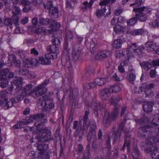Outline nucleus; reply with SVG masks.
I'll return each instance as SVG.
<instances>
[{"label": "nucleus", "instance_id": "f257e3e1", "mask_svg": "<svg viewBox=\"0 0 159 159\" xmlns=\"http://www.w3.org/2000/svg\"><path fill=\"white\" fill-rule=\"evenodd\" d=\"M138 132V135L142 137H145V143L149 146L145 149V151L150 153L152 159H159V152L157 151V148L153 144L156 142V139L153 135L151 129L147 126H141ZM158 135L156 137V141L159 142V128L158 130Z\"/></svg>", "mask_w": 159, "mask_h": 159}, {"label": "nucleus", "instance_id": "f03ea898", "mask_svg": "<svg viewBox=\"0 0 159 159\" xmlns=\"http://www.w3.org/2000/svg\"><path fill=\"white\" fill-rule=\"evenodd\" d=\"M38 131L39 133L36 131L34 132L33 133L34 134H37L35 137L38 140L37 148L39 151V156L41 157L43 156L45 151L48 147V145L45 144L43 143L52 140V139L51 137V133L47 128L44 127L41 130H39Z\"/></svg>", "mask_w": 159, "mask_h": 159}, {"label": "nucleus", "instance_id": "7ed1b4c3", "mask_svg": "<svg viewBox=\"0 0 159 159\" xmlns=\"http://www.w3.org/2000/svg\"><path fill=\"white\" fill-rule=\"evenodd\" d=\"M120 99L119 98H115L111 97L110 99V102L111 105H114L115 108L111 113H109L108 115V118L104 117L103 120V123L107 126L111 120H114L116 119L119 116V111H118L119 106L117 103L119 101Z\"/></svg>", "mask_w": 159, "mask_h": 159}, {"label": "nucleus", "instance_id": "20e7f679", "mask_svg": "<svg viewBox=\"0 0 159 159\" xmlns=\"http://www.w3.org/2000/svg\"><path fill=\"white\" fill-rule=\"evenodd\" d=\"M44 116V114L42 113L32 115L28 119H24L23 120H21L18 123L19 127L23 128L24 125H28L33 121L34 120H35L34 125L37 129H39L38 126L43 124L41 122H40V123L38 121L39 120L41 121H43V122L44 121L45 122H47V120L46 119L43 118Z\"/></svg>", "mask_w": 159, "mask_h": 159}, {"label": "nucleus", "instance_id": "39448f33", "mask_svg": "<svg viewBox=\"0 0 159 159\" xmlns=\"http://www.w3.org/2000/svg\"><path fill=\"white\" fill-rule=\"evenodd\" d=\"M56 47L54 46H49L47 49L49 52V53L46 54L44 57H39V61L40 63L45 65L51 64V59H56L57 57V54L56 51Z\"/></svg>", "mask_w": 159, "mask_h": 159}, {"label": "nucleus", "instance_id": "423d86ee", "mask_svg": "<svg viewBox=\"0 0 159 159\" xmlns=\"http://www.w3.org/2000/svg\"><path fill=\"white\" fill-rule=\"evenodd\" d=\"M152 9L148 7H143L134 8L133 11L138 13L136 14L137 19L141 21L144 22L148 19V14H150Z\"/></svg>", "mask_w": 159, "mask_h": 159}, {"label": "nucleus", "instance_id": "0eeeda50", "mask_svg": "<svg viewBox=\"0 0 159 159\" xmlns=\"http://www.w3.org/2000/svg\"><path fill=\"white\" fill-rule=\"evenodd\" d=\"M48 80H45L40 85L36 87L33 90L30 91L29 95L36 98L46 93L47 91V89L45 86L48 84Z\"/></svg>", "mask_w": 159, "mask_h": 159}, {"label": "nucleus", "instance_id": "6e6552de", "mask_svg": "<svg viewBox=\"0 0 159 159\" xmlns=\"http://www.w3.org/2000/svg\"><path fill=\"white\" fill-rule=\"evenodd\" d=\"M144 49L143 47H139L137 48L136 43H133L127 48V59L125 61H128L129 58L134 57L136 55H140L142 53V50Z\"/></svg>", "mask_w": 159, "mask_h": 159}, {"label": "nucleus", "instance_id": "1a4fd4ad", "mask_svg": "<svg viewBox=\"0 0 159 159\" xmlns=\"http://www.w3.org/2000/svg\"><path fill=\"white\" fill-rule=\"evenodd\" d=\"M23 79L21 77H16L12 82V85L8 88L9 92L15 95L22 89Z\"/></svg>", "mask_w": 159, "mask_h": 159}, {"label": "nucleus", "instance_id": "9d476101", "mask_svg": "<svg viewBox=\"0 0 159 159\" xmlns=\"http://www.w3.org/2000/svg\"><path fill=\"white\" fill-rule=\"evenodd\" d=\"M147 120L148 122L152 123L155 126H157L158 125V123H159V115L156 114L155 118L152 121L151 120H148L147 119H146L144 120L141 119L140 120H136V122L140 125H142L144 124L145 122H146Z\"/></svg>", "mask_w": 159, "mask_h": 159}, {"label": "nucleus", "instance_id": "9b49d317", "mask_svg": "<svg viewBox=\"0 0 159 159\" xmlns=\"http://www.w3.org/2000/svg\"><path fill=\"white\" fill-rule=\"evenodd\" d=\"M111 91L109 88L103 89L100 92V97L102 100H107L111 95Z\"/></svg>", "mask_w": 159, "mask_h": 159}, {"label": "nucleus", "instance_id": "f8f14e48", "mask_svg": "<svg viewBox=\"0 0 159 159\" xmlns=\"http://www.w3.org/2000/svg\"><path fill=\"white\" fill-rule=\"evenodd\" d=\"M38 61L34 58H26L23 61V64L26 67H30L36 65Z\"/></svg>", "mask_w": 159, "mask_h": 159}, {"label": "nucleus", "instance_id": "ddd939ff", "mask_svg": "<svg viewBox=\"0 0 159 159\" xmlns=\"http://www.w3.org/2000/svg\"><path fill=\"white\" fill-rule=\"evenodd\" d=\"M34 0H22L21 3L24 7L23 11L25 12L29 11L31 9V3L33 2Z\"/></svg>", "mask_w": 159, "mask_h": 159}, {"label": "nucleus", "instance_id": "4468645a", "mask_svg": "<svg viewBox=\"0 0 159 159\" xmlns=\"http://www.w3.org/2000/svg\"><path fill=\"white\" fill-rule=\"evenodd\" d=\"M92 107L94 110L96 111V114H98V111L99 109V111H104L105 106L104 105L102 104L100 105V102L99 101L97 102H93L92 103Z\"/></svg>", "mask_w": 159, "mask_h": 159}, {"label": "nucleus", "instance_id": "2eb2a0df", "mask_svg": "<svg viewBox=\"0 0 159 159\" xmlns=\"http://www.w3.org/2000/svg\"><path fill=\"white\" fill-rule=\"evenodd\" d=\"M122 128L120 126L119 128L116 132L113 131L111 137L113 139V142L115 143L119 141L120 140V137L121 136V132Z\"/></svg>", "mask_w": 159, "mask_h": 159}, {"label": "nucleus", "instance_id": "dca6fc26", "mask_svg": "<svg viewBox=\"0 0 159 159\" xmlns=\"http://www.w3.org/2000/svg\"><path fill=\"white\" fill-rule=\"evenodd\" d=\"M42 98L43 101L45 102V107L46 108H49L51 109L54 107V104L49 101L50 98L48 96L46 95L43 96Z\"/></svg>", "mask_w": 159, "mask_h": 159}, {"label": "nucleus", "instance_id": "f3484780", "mask_svg": "<svg viewBox=\"0 0 159 159\" xmlns=\"http://www.w3.org/2000/svg\"><path fill=\"white\" fill-rule=\"evenodd\" d=\"M145 46L151 51L157 50L159 48V45L157 43L149 42L146 43Z\"/></svg>", "mask_w": 159, "mask_h": 159}, {"label": "nucleus", "instance_id": "a211bd4d", "mask_svg": "<svg viewBox=\"0 0 159 159\" xmlns=\"http://www.w3.org/2000/svg\"><path fill=\"white\" fill-rule=\"evenodd\" d=\"M153 102L152 101L145 102L143 105L144 111L147 113H149L152 111Z\"/></svg>", "mask_w": 159, "mask_h": 159}, {"label": "nucleus", "instance_id": "6ab92c4d", "mask_svg": "<svg viewBox=\"0 0 159 159\" xmlns=\"http://www.w3.org/2000/svg\"><path fill=\"white\" fill-rule=\"evenodd\" d=\"M60 24L59 23L53 20H51L50 22V28H51L50 31L52 32L55 31L60 27Z\"/></svg>", "mask_w": 159, "mask_h": 159}, {"label": "nucleus", "instance_id": "aec40b11", "mask_svg": "<svg viewBox=\"0 0 159 159\" xmlns=\"http://www.w3.org/2000/svg\"><path fill=\"white\" fill-rule=\"evenodd\" d=\"M38 121H39V122L40 123V122H42V123H43L42 125H39L38 126L39 129H37L36 127L35 126H33L32 127H27L26 128L24 129V131L25 132H28L29 131H34H34L38 132V133H39V132L38 131L39 130H41L42 129H43V128H40L39 126L42 125L44 124L46 122H44H44H43V121H41L39 120Z\"/></svg>", "mask_w": 159, "mask_h": 159}, {"label": "nucleus", "instance_id": "412c9836", "mask_svg": "<svg viewBox=\"0 0 159 159\" xmlns=\"http://www.w3.org/2000/svg\"><path fill=\"white\" fill-rule=\"evenodd\" d=\"M1 75L5 76V78H11L14 76V73L11 72H9L8 69H3L1 70Z\"/></svg>", "mask_w": 159, "mask_h": 159}, {"label": "nucleus", "instance_id": "4be33fe9", "mask_svg": "<svg viewBox=\"0 0 159 159\" xmlns=\"http://www.w3.org/2000/svg\"><path fill=\"white\" fill-rule=\"evenodd\" d=\"M8 60L9 62L11 64H14V65L17 67H19L20 65V62L19 60H17L16 59V56L13 55H11L8 57Z\"/></svg>", "mask_w": 159, "mask_h": 159}, {"label": "nucleus", "instance_id": "5701e85b", "mask_svg": "<svg viewBox=\"0 0 159 159\" xmlns=\"http://www.w3.org/2000/svg\"><path fill=\"white\" fill-rule=\"evenodd\" d=\"M110 52L104 50L98 52L96 56L97 59H102L105 58L110 55Z\"/></svg>", "mask_w": 159, "mask_h": 159}, {"label": "nucleus", "instance_id": "b1692460", "mask_svg": "<svg viewBox=\"0 0 159 159\" xmlns=\"http://www.w3.org/2000/svg\"><path fill=\"white\" fill-rule=\"evenodd\" d=\"M123 43L122 40L120 39H116L112 43V47L116 49L121 48Z\"/></svg>", "mask_w": 159, "mask_h": 159}, {"label": "nucleus", "instance_id": "393cba45", "mask_svg": "<svg viewBox=\"0 0 159 159\" xmlns=\"http://www.w3.org/2000/svg\"><path fill=\"white\" fill-rule=\"evenodd\" d=\"M107 82L106 78H104L98 77L96 78L95 80V83L98 86H102Z\"/></svg>", "mask_w": 159, "mask_h": 159}, {"label": "nucleus", "instance_id": "a878e982", "mask_svg": "<svg viewBox=\"0 0 159 159\" xmlns=\"http://www.w3.org/2000/svg\"><path fill=\"white\" fill-rule=\"evenodd\" d=\"M36 31L38 34H43L44 35L47 34H51L52 33V32L50 30H47L44 27H40L37 28Z\"/></svg>", "mask_w": 159, "mask_h": 159}, {"label": "nucleus", "instance_id": "bb28decb", "mask_svg": "<svg viewBox=\"0 0 159 159\" xmlns=\"http://www.w3.org/2000/svg\"><path fill=\"white\" fill-rule=\"evenodd\" d=\"M139 154V152L138 149L137 145H134L132 152V155L134 159H138Z\"/></svg>", "mask_w": 159, "mask_h": 159}, {"label": "nucleus", "instance_id": "cd10ccee", "mask_svg": "<svg viewBox=\"0 0 159 159\" xmlns=\"http://www.w3.org/2000/svg\"><path fill=\"white\" fill-rule=\"evenodd\" d=\"M80 53L81 51L79 50L73 49L72 50L71 55L74 61H76L79 59Z\"/></svg>", "mask_w": 159, "mask_h": 159}, {"label": "nucleus", "instance_id": "c85d7f7f", "mask_svg": "<svg viewBox=\"0 0 159 159\" xmlns=\"http://www.w3.org/2000/svg\"><path fill=\"white\" fill-rule=\"evenodd\" d=\"M94 2V0H91L89 3L87 1L84 2L83 5L85 6V7H82V9L84 11H86L87 10V8H91L93 6Z\"/></svg>", "mask_w": 159, "mask_h": 159}, {"label": "nucleus", "instance_id": "c756f323", "mask_svg": "<svg viewBox=\"0 0 159 159\" xmlns=\"http://www.w3.org/2000/svg\"><path fill=\"white\" fill-rule=\"evenodd\" d=\"M148 89V85L146 83L143 84L140 87V91L137 90V88L136 87L134 88V89L136 93H139V92H141L143 91H144V90H146Z\"/></svg>", "mask_w": 159, "mask_h": 159}, {"label": "nucleus", "instance_id": "7c9ffc66", "mask_svg": "<svg viewBox=\"0 0 159 159\" xmlns=\"http://www.w3.org/2000/svg\"><path fill=\"white\" fill-rule=\"evenodd\" d=\"M92 138H93V139L96 138V131L94 129L90 131L88 136L87 140L89 143L91 142Z\"/></svg>", "mask_w": 159, "mask_h": 159}, {"label": "nucleus", "instance_id": "2f4dec72", "mask_svg": "<svg viewBox=\"0 0 159 159\" xmlns=\"http://www.w3.org/2000/svg\"><path fill=\"white\" fill-rule=\"evenodd\" d=\"M52 43L53 44L52 46H54L56 47V51L57 53L58 52V50L59 45L60 44V41L59 39L56 38L52 39Z\"/></svg>", "mask_w": 159, "mask_h": 159}, {"label": "nucleus", "instance_id": "473e14b6", "mask_svg": "<svg viewBox=\"0 0 159 159\" xmlns=\"http://www.w3.org/2000/svg\"><path fill=\"white\" fill-rule=\"evenodd\" d=\"M125 28L122 26L117 25L114 26V30L116 33H120L124 31Z\"/></svg>", "mask_w": 159, "mask_h": 159}, {"label": "nucleus", "instance_id": "72a5a7b5", "mask_svg": "<svg viewBox=\"0 0 159 159\" xmlns=\"http://www.w3.org/2000/svg\"><path fill=\"white\" fill-rule=\"evenodd\" d=\"M27 95V93L23 91L21 93L18 94L15 98L16 99V101L18 102L19 101L22 100Z\"/></svg>", "mask_w": 159, "mask_h": 159}, {"label": "nucleus", "instance_id": "f704fd0d", "mask_svg": "<svg viewBox=\"0 0 159 159\" xmlns=\"http://www.w3.org/2000/svg\"><path fill=\"white\" fill-rule=\"evenodd\" d=\"M143 30L142 29L132 30L129 31V33L133 35H139L143 33Z\"/></svg>", "mask_w": 159, "mask_h": 159}, {"label": "nucleus", "instance_id": "c9c22d12", "mask_svg": "<svg viewBox=\"0 0 159 159\" xmlns=\"http://www.w3.org/2000/svg\"><path fill=\"white\" fill-rule=\"evenodd\" d=\"M110 90H111V93H116L120 91L121 88L118 85H116L113 86H111L109 87Z\"/></svg>", "mask_w": 159, "mask_h": 159}, {"label": "nucleus", "instance_id": "e433bc0d", "mask_svg": "<svg viewBox=\"0 0 159 159\" xmlns=\"http://www.w3.org/2000/svg\"><path fill=\"white\" fill-rule=\"evenodd\" d=\"M141 66L146 70H149L152 66V64L149 62H143L141 64Z\"/></svg>", "mask_w": 159, "mask_h": 159}, {"label": "nucleus", "instance_id": "4c0bfd02", "mask_svg": "<svg viewBox=\"0 0 159 159\" xmlns=\"http://www.w3.org/2000/svg\"><path fill=\"white\" fill-rule=\"evenodd\" d=\"M29 72V70L26 68L20 69L19 70V74L20 75H24L27 77Z\"/></svg>", "mask_w": 159, "mask_h": 159}, {"label": "nucleus", "instance_id": "58836bf2", "mask_svg": "<svg viewBox=\"0 0 159 159\" xmlns=\"http://www.w3.org/2000/svg\"><path fill=\"white\" fill-rule=\"evenodd\" d=\"M51 20H49L48 18L45 19L41 17L39 19V23L42 25H47L48 24H50V22Z\"/></svg>", "mask_w": 159, "mask_h": 159}, {"label": "nucleus", "instance_id": "ea45409f", "mask_svg": "<svg viewBox=\"0 0 159 159\" xmlns=\"http://www.w3.org/2000/svg\"><path fill=\"white\" fill-rule=\"evenodd\" d=\"M106 11L105 7H104L102 10L97 9L96 11V14L97 17H100L105 14Z\"/></svg>", "mask_w": 159, "mask_h": 159}, {"label": "nucleus", "instance_id": "a19ab883", "mask_svg": "<svg viewBox=\"0 0 159 159\" xmlns=\"http://www.w3.org/2000/svg\"><path fill=\"white\" fill-rule=\"evenodd\" d=\"M136 17H134L129 19L127 21V24L128 25L133 26L135 25L137 21Z\"/></svg>", "mask_w": 159, "mask_h": 159}, {"label": "nucleus", "instance_id": "79ce46f5", "mask_svg": "<svg viewBox=\"0 0 159 159\" xmlns=\"http://www.w3.org/2000/svg\"><path fill=\"white\" fill-rule=\"evenodd\" d=\"M96 85L94 83H87L84 86V89L85 90L88 89H93Z\"/></svg>", "mask_w": 159, "mask_h": 159}, {"label": "nucleus", "instance_id": "37998d69", "mask_svg": "<svg viewBox=\"0 0 159 159\" xmlns=\"http://www.w3.org/2000/svg\"><path fill=\"white\" fill-rule=\"evenodd\" d=\"M16 99L15 98H11L9 101L7 100V108L11 107L15 103L18 102L16 101Z\"/></svg>", "mask_w": 159, "mask_h": 159}, {"label": "nucleus", "instance_id": "c03bdc74", "mask_svg": "<svg viewBox=\"0 0 159 159\" xmlns=\"http://www.w3.org/2000/svg\"><path fill=\"white\" fill-rule=\"evenodd\" d=\"M96 41L92 40L90 43V50L91 53H93L95 50L96 46L97 45Z\"/></svg>", "mask_w": 159, "mask_h": 159}, {"label": "nucleus", "instance_id": "a18cd8bd", "mask_svg": "<svg viewBox=\"0 0 159 159\" xmlns=\"http://www.w3.org/2000/svg\"><path fill=\"white\" fill-rule=\"evenodd\" d=\"M144 93L146 94V97L149 98L153 96V92L149 89H147L146 90L144 91Z\"/></svg>", "mask_w": 159, "mask_h": 159}, {"label": "nucleus", "instance_id": "49530a36", "mask_svg": "<svg viewBox=\"0 0 159 159\" xmlns=\"http://www.w3.org/2000/svg\"><path fill=\"white\" fill-rule=\"evenodd\" d=\"M156 20L153 21L152 24L154 27L159 26V14L157 13L156 14Z\"/></svg>", "mask_w": 159, "mask_h": 159}, {"label": "nucleus", "instance_id": "de8ad7c7", "mask_svg": "<svg viewBox=\"0 0 159 159\" xmlns=\"http://www.w3.org/2000/svg\"><path fill=\"white\" fill-rule=\"evenodd\" d=\"M44 6L46 9H47L49 10L50 9H52V7L53 6L52 2L51 1H48L46 3H44Z\"/></svg>", "mask_w": 159, "mask_h": 159}, {"label": "nucleus", "instance_id": "09e8293b", "mask_svg": "<svg viewBox=\"0 0 159 159\" xmlns=\"http://www.w3.org/2000/svg\"><path fill=\"white\" fill-rule=\"evenodd\" d=\"M32 87L33 85L31 84L27 85L25 87L23 91L26 93L27 95H29L30 93L29 92L31 90Z\"/></svg>", "mask_w": 159, "mask_h": 159}, {"label": "nucleus", "instance_id": "8fccbe9b", "mask_svg": "<svg viewBox=\"0 0 159 159\" xmlns=\"http://www.w3.org/2000/svg\"><path fill=\"white\" fill-rule=\"evenodd\" d=\"M89 112V110L86 111L85 112V114L83 117L84 121L86 125L88 124V117Z\"/></svg>", "mask_w": 159, "mask_h": 159}, {"label": "nucleus", "instance_id": "3c124183", "mask_svg": "<svg viewBox=\"0 0 159 159\" xmlns=\"http://www.w3.org/2000/svg\"><path fill=\"white\" fill-rule=\"evenodd\" d=\"M21 12V10L18 7H15L12 9V13L15 16L18 15Z\"/></svg>", "mask_w": 159, "mask_h": 159}, {"label": "nucleus", "instance_id": "603ef678", "mask_svg": "<svg viewBox=\"0 0 159 159\" xmlns=\"http://www.w3.org/2000/svg\"><path fill=\"white\" fill-rule=\"evenodd\" d=\"M13 20L12 19L7 18L5 19L4 23L7 25H11L12 24Z\"/></svg>", "mask_w": 159, "mask_h": 159}, {"label": "nucleus", "instance_id": "864d4df0", "mask_svg": "<svg viewBox=\"0 0 159 159\" xmlns=\"http://www.w3.org/2000/svg\"><path fill=\"white\" fill-rule=\"evenodd\" d=\"M66 37L67 39H72L73 37V36L72 34L71 31L70 30H66Z\"/></svg>", "mask_w": 159, "mask_h": 159}, {"label": "nucleus", "instance_id": "5fc2aeb1", "mask_svg": "<svg viewBox=\"0 0 159 159\" xmlns=\"http://www.w3.org/2000/svg\"><path fill=\"white\" fill-rule=\"evenodd\" d=\"M120 22V20L117 16H115L111 20V24L114 25Z\"/></svg>", "mask_w": 159, "mask_h": 159}, {"label": "nucleus", "instance_id": "6e6d98bb", "mask_svg": "<svg viewBox=\"0 0 159 159\" xmlns=\"http://www.w3.org/2000/svg\"><path fill=\"white\" fill-rule=\"evenodd\" d=\"M123 10V9L122 7H118L115 11V13L116 15V16L119 15L122 12Z\"/></svg>", "mask_w": 159, "mask_h": 159}, {"label": "nucleus", "instance_id": "4d7b16f0", "mask_svg": "<svg viewBox=\"0 0 159 159\" xmlns=\"http://www.w3.org/2000/svg\"><path fill=\"white\" fill-rule=\"evenodd\" d=\"M126 56L122 52H119L117 53L116 57L117 58H121V59L123 60L126 58Z\"/></svg>", "mask_w": 159, "mask_h": 159}, {"label": "nucleus", "instance_id": "13d9d810", "mask_svg": "<svg viewBox=\"0 0 159 159\" xmlns=\"http://www.w3.org/2000/svg\"><path fill=\"white\" fill-rule=\"evenodd\" d=\"M142 0H136L135 2L130 4V6H140L142 4Z\"/></svg>", "mask_w": 159, "mask_h": 159}, {"label": "nucleus", "instance_id": "bf43d9fd", "mask_svg": "<svg viewBox=\"0 0 159 159\" xmlns=\"http://www.w3.org/2000/svg\"><path fill=\"white\" fill-rule=\"evenodd\" d=\"M8 82L6 80H3L2 81L0 84V85L2 88L6 87L8 85Z\"/></svg>", "mask_w": 159, "mask_h": 159}, {"label": "nucleus", "instance_id": "052dcab7", "mask_svg": "<svg viewBox=\"0 0 159 159\" xmlns=\"http://www.w3.org/2000/svg\"><path fill=\"white\" fill-rule=\"evenodd\" d=\"M7 99L5 98L4 99H2L0 102V103L2 107H6L7 108Z\"/></svg>", "mask_w": 159, "mask_h": 159}, {"label": "nucleus", "instance_id": "680f3d73", "mask_svg": "<svg viewBox=\"0 0 159 159\" xmlns=\"http://www.w3.org/2000/svg\"><path fill=\"white\" fill-rule=\"evenodd\" d=\"M97 137L96 136V138H95L94 139H93V142L92 148L94 150L96 149L97 148Z\"/></svg>", "mask_w": 159, "mask_h": 159}, {"label": "nucleus", "instance_id": "e2e57ef3", "mask_svg": "<svg viewBox=\"0 0 159 159\" xmlns=\"http://www.w3.org/2000/svg\"><path fill=\"white\" fill-rule=\"evenodd\" d=\"M135 75L133 74H129L128 77L129 80L130 82H132L135 79Z\"/></svg>", "mask_w": 159, "mask_h": 159}, {"label": "nucleus", "instance_id": "0e129e2a", "mask_svg": "<svg viewBox=\"0 0 159 159\" xmlns=\"http://www.w3.org/2000/svg\"><path fill=\"white\" fill-rule=\"evenodd\" d=\"M58 9L56 7H54L53 6L52 7V9H50L49 11L50 13L52 14H54L57 13L58 12Z\"/></svg>", "mask_w": 159, "mask_h": 159}, {"label": "nucleus", "instance_id": "69168bd1", "mask_svg": "<svg viewBox=\"0 0 159 159\" xmlns=\"http://www.w3.org/2000/svg\"><path fill=\"white\" fill-rule=\"evenodd\" d=\"M18 56L21 59H24L25 57V53L22 50H19L18 51L17 53Z\"/></svg>", "mask_w": 159, "mask_h": 159}, {"label": "nucleus", "instance_id": "338daca9", "mask_svg": "<svg viewBox=\"0 0 159 159\" xmlns=\"http://www.w3.org/2000/svg\"><path fill=\"white\" fill-rule=\"evenodd\" d=\"M30 53L31 54H33L34 56H37L39 54L38 51L34 48L31 50Z\"/></svg>", "mask_w": 159, "mask_h": 159}, {"label": "nucleus", "instance_id": "774afa93", "mask_svg": "<svg viewBox=\"0 0 159 159\" xmlns=\"http://www.w3.org/2000/svg\"><path fill=\"white\" fill-rule=\"evenodd\" d=\"M36 76V74L34 72H29L27 77L30 79H33Z\"/></svg>", "mask_w": 159, "mask_h": 159}]
</instances>
